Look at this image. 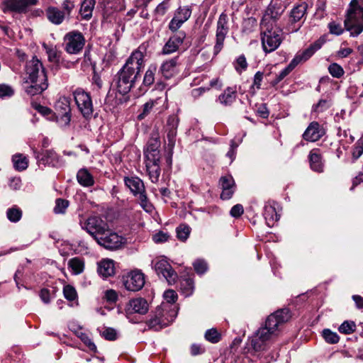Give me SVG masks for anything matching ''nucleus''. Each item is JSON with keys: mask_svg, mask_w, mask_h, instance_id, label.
Returning <instances> with one entry per match:
<instances>
[{"mask_svg": "<svg viewBox=\"0 0 363 363\" xmlns=\"http://www.w3.org/2000/svg\"><path fill=\"white\" fill-rule=\"evenodd\" d=\"M206 352V349L201 344L194 343L190 347V353L192 356L202 354Z\"/></svg>", "mask_w": 363, "mask_h": 363, "instance_id": "nucleus-60", "label": "nucleus"}, {"mask_svg": "<svg viewBox=\"0 0 363 363\" xmlns=\"http://www.w3.org/2000/svg\"><path fill=\"white\" fill-rule=\"evenodd\" d=\"M160 158H158L157 160L155 161H148L146 162V169L148 173L150 179L153 183H157L159 180V177L160 175Z\"/></svg>", "mask_w": 363, "mask_h": 363, "instance_id": "nucleus-29", "label": "nucleus"}, {"mask_svg": "<svg viewBox=\"0 0 363 363\" xmlns=\"http://www.w3.org/2000/svg\"><path fill=\"white\" fill-rule=\"evenodd\" d=\"M149 309L147 301L143 298H133L129 301L126 307L125 313L127 316L133 313L144 315L147 313Z\"/></svg>", "mask_w": 363, "mask_h": 363, "instance_id": "nucleus-22", "label": "nucleus"}, {"mask_svg": "<svg viewBox=\"0 0 363 363\" xmlns=\"http://www.w3.org/2000/svg\"><path fill=\"white\" fill-rule=\"evenodd\" d=\"M14 91L11 86L6 84H0V98L10 97L13 96Z\"/></svg>", "mask_w": 363, "mask_h": 363, "instance_id": "nucleus-59", "label": "nucleus"}, {"mask_svg": "<svg viewBox=\"0 0 363 363\" xmlns=\"http://www.w3.org/2000/svg\"><path fill=\"white\" fill-rule=\"evenodd\" d=\"M322 135L319 123L313 121L309 124L303 133V138L307 141L315 142L322 137Z\"/></svg>", "mask_w": 363, "mask_h": 363, "instance_id": "nucleus-27", "label": "nucleus"}, {"mask_svg": "<svg viewBox=\"0 0 363 363\" xmlns=\"http://www.w3.org/2000/svg\"><path fill=\"white\" fill-rule=\"evenodd\" d=\"M219 185L222 189L220 199L223 200L230 199L235 189V183L231 175L223 176L219 179Z\"/></svg>", "mask_w": 363, "mask_h": 363, "instance_id": "nucleus-24", "label": "nucleus"}, {"mask_svg": "<svg viewBox=\"0 0 363 363\" xmlns=\"http://www.w3.org/2000/svg\"><path fill=\"white\" fill-rule=\"evenodd\" d=\"M186 38V33L184 31L176 32L172 35L162 48V53L163 55H170L177 52L183 44Z\"/></svg>", "mask_w": 363, "mask_h": 363, "instance_id": "nucleus-18", "label": "nucleus"}, {"mask_svg": "<svg viewBox=\"0 0 363 363\" xmlns=\"http://www.w3.org/2000/svg\"><path fill=\"white\" fill-rule=\"evenodd\" d=\"M75 103L86 118H90L93 115L94 108L90 95L82 88H77L73 92Z\"/></svg>", "mask_w": 363, "mask_h": 363, "instance_id": "nucleus-11", "label": "nucleus"}, {"mask_svg": "<svg viewBox=\"0 0 363 363\" xmlns=\"http://www.w3.org/2000/svg\"><path fill=\"white\" fill-rule=\"evenodd\" d=\"M145 48L143 46L133 51L116 74V89L121 94H128L140 77L145 64Z\"/></svg>", "mask_w": 363, "mask_h": 363, "instance_id": "nucleus-1", "label": "nucleus"}, {"mask_svg": "<svg viewBox=\"0 0 363 363\" xmlns=\"http://www.w3.org/2000/svg\"><path fill=\"white\" fill-rule=\"evenodd\" d=\"M82 229L85 230L95 240L108 230V223L99 216H89L83 223Z\"/></svg>", "mask_w": 363, "mask_h": 363, "instance_id": "nucleus-9", "label": "nucleus"}, {"mask_svg": "<svg viewBox=\"0 0 363 363\" xmlns=\"http://www.w3.org/2000/svg\"><path fill=\"white\" fill-rule=\"evenodd\" d=\"M237 91L235 87H227L218 97L219 101L227 106L230 105L236 99Z\"/></svg>", "mask_w": 363, "mask_h": 363, "instance_id": "nucleus-35", "label": "nucleus"}, {"mask_svg": "<svg viewBox=\"0 0 363 363\" xmlns=\"http://www.w3.org/2000/svg\"><path fill=\"white\" fill-rule=\"evenodd\" d=\"M77 182L83 186L89 187L94 184L91 174L86 168L80 169L77 174Z\"/></svg>", "mask_w": 363, "mask_h": 363, "instance_id": "nucleus-34", "label": "nucleus"}, {"mask_svg": "<svg viewBox=\"0 0 363 363\" xmlns=\"http://www.w3.org/2000/svg\"><path fill=\"white\" fill-rule=\"evenodd\" d=\"M284 11V8L281 6L279 0H272L268 6L262 21L261 25L268 23V25L275 23Z\"/></svg>", "mask_w": 363, "mask_h": 363, "instance_id": "nucleus-16", "label": "nucleus"}, {"mask_svg": "<svg viewBox=\"0 0 363 363\" xmlns=\"http://www.w3.org/2000/svg\"><path fill=\"white\" fill-rule=\"evenodd\" d=\"M46 16L48 19L55 25L61 24L65 16L63 11L53 6H50L46 9Z\"/></svg>", "mask_w": 363, "mask_h": 363, "instance_id": "nucleus-30", "label": "nucleus"}, {"mask_svg": "<svg viewBox=\"0 0 363 363\" xmlns=\"http://www.w3.org/2000/svg\"><path fill=\"white\" fill-rule=\"evenodd\" d=\"M26 82H36L38 81H48V76L42 62L33 56L28 60L25 66Z\"/></svg>", "mask_w": 363, "mask_h": 363, "instance_id": "nucleus-8", "label": "nucleus"}, {"mask_svg": "<svg viewBox=\"0 0 363 363\" xmlns=\"http://www.w3.org/2000/svg\"><path fill=\"white\" fill-rule=\"evenodd\" d=\"M308 160L313 171L318 173L323 172L324 163L319 149H313L309 153Z\"/></svg>", "mask_w": 363, "mask_h": 363, "instance_id": "nucleus-25", "label": "nucleus"}, {"mask_svg": "<svg viewBox=\"0 0 363 363\" xmlns=\"http://www.w3.org/2000/svg\"><path fill=\"white\" fill-rule=\"evenodd\" d=\"M55 109L57 115L71 113L69 99L65 96L60 97L55 104Z\"/></svg>", "mask_w": 363, "mask_h": 363, "instance_id": "nucleus-36", "label": "nucleus"}, {"mask_svg": "<svg viewBox=\"0 0 363 363\" xmlns=\"http://www.w3.org/2000/svg\"><path fill=\"white\" fill-rule=\"evenodd\" d=\"M95 0H84L80 8V13L84 19L89 20L92 16Z\"/></svg>", "mask_w": 363, "mask_h": 363, "instance_id": "nucleus-38", "label": "nucleus"}, {"mask_svg": "<svg viewBox=\"0 0 363 363\" xmlns=\"http://www.w3.org/2000/svg\"><path fill=\"white\" fill-rule=\"evenodd\" d=\"M164 296L165 299L167 301L168 304H171L174 303L177 299V294L174 290L169 289L164 292Z\"/></svg>", "mask_w": 363, "mask_h": 363, "instance_id": "nucleus-63", "label": "nucleus"}, {"mask_svg": "<svg viewBox=\"0 0 363 363\" xmlns=\"http://www.w3.org/2000/svg\"><path fill=\"white\" fill-rule=\"evenodd\" d=\"M160 140L159 134L157 133H153L147 142V149L145 152L147 160L155 162L158 158H160Z\"/></svg>", "mask_w": 363, "mask_h": 363, "instance_id": "nucleus-19", "label": "nucleus"}, {"mask_svg": "<svg viewBox=\"0 0 363 363\" xmlns=\"http://www.w3.org/2000/svg\"><path fill=\"white\" fill-rule=\"evenodd\" d=\"M68 266L74 274H79L84 271V263L79 257H74L69 260Z\"/></svg>", "mask_w": 363, "mask_h": 363, "instance_id": "nucleus-41", "label": "nucleus"}, {"mask_svg": "<svg viewBox=\"0 0 363 363\" xmlns=\"http://www.w3.org/2000/svg\"><path fill=\"white\" fill-rule=\"evenodd\" d=\"M177 64L178 57L166 60L161 65L160 72L165 79H170L176 73Z\"/></svg>", "mask_w": 363, "mask_h": 363, "instance_id": "nucleus-28", "label": "nucleus"}, {"mask_svg": "<svg viewBox=\"0 0 363 363\" xmlns=\"http://www.w3.org/2000/svg\"><path fill=\"white\" fill-rule=\"evenodd\" d=\"M229 18L225 13H222L217 21L216 42L213 47V55L216 56L223 49L225 39L229 32Z\"/></svg>", "mask_w": 363, "mask_h": 363, "instance_id": "nucleus-10", "label": "nucleus"}, {"mask_svg": "<svg viewBox=\"0 0 363 363\" xmlns=\"http://www.w3.org/2000/svg\"><path fill=\"white\" fill-rule=\"evenodd\" d=\"M191 6H179L174 12V17L168 25L169 29L172 32H177L182 26L187 21L191 16Z\"/></svg>", "mask_w": 363, "mask_h": 363, "instance_id": "nucleus-14", "label": "nucleus"}, {"mask_svg": "<svg viewBox=\"0 0 363 363\" xmlns=\"http://www.w3.org/2000/svg\"><path fill=\"white\" fill-rule=\"evenodd\" d=\"M124 183L133 196L138 199L140 205L143 209L147 213H152L154 210V206L147 199L143 180L138 177H125Z\"/></svg>", "mask_w": 363, "mask_h": 363, "instance_id": "nucleus-5", "label": "nucleus"}, {"mask_svg": "<svg viewBox=\"0 0 363 363\" xmlns=\"http://www.w3.org/2000/svg\"><path fill=\"white\" fill-rule=\"evenodd\" d=\"M99 245L108 250H117L125 243V238L112 232L109 228L96 240Z\"/></svg>", "mask_w": 363, "mask_h": 363, "instance_id": "nucleus-13", "label": "nucleus"}, {"mask_svg": "<svg viewBox=\"0 0 363 363\" xmlns=\"http://www.w3.org/2000/svg\"><path fill=\"white\" fill-rule=\"evenodd\" d=\"M325 40L322 38L317 40L311 44L308 48L298 52L294 58L291 60L293 63L297 66L299 63L306 62L324 44Z\"/></svg>", "mask_w": 363, "mask_h": 363, "instance_id": "nucleus-20", "label": "nucleus"}, {"mask_svg": "<svg viewBox=\"0 0 363 363\" xmlns=\"http://www.w3.org/2000/svg\"><path fill=\"white\" fill-rule=\"evenodd\" d=\"M357 328L356 323L352 320H345L339 327L338 331L344 335L353 333Z\"/></svg>", "mask_w": 363, "mask_h": 363, "instance_id": "nucleus-43", "label": "nucleus"}, {"mask_svg": "<svg viewBox=\"0 0 363 363\" xmlns=\"http://www.w3.org/2000/svg\"><path fill=\"white\" fill-rule=\"evenodd\" d=\"M363 154V140L359 139L355 143L352 150L353 161L357 160Z\"/></svg>", "mask_w": 363, "mask_h": 363, "instance_id": "nucleus-51", "label": "nucleus"}, {"mask_svg": "<svg viewBox=\"0 0 363 363\" xmlns=\"http://www.w3.org/2000/svg\"><path fill=\"white\" fill-rule=\"evenodd\" d=\"M38 2V0H5L4 4L9 11L25 13L29 6H35Z\"/></svg>", "mask_w": 363, "mask_h": 363, "instance_id": "nucleus-21", "label": "nucleus"}, {"mask_svg": "<svg viewBox=\"0 0 363 363\" xmlns=\"http://www.w3.org/2000/svg\"><path fill=\"white\" fill-rule=\"evenodd\" d=\"M344 25L351 36L357 37L363 31V0H351Z\"/></svg>", "mask_w": 363, "mask_h": 363, "instance_id": "nucleus-3", "label": "nucleus"}, {"mask_svg": "<svg viewBox=\"0 0 363 363\" xmlns=\"http://www.w3.org/2000/svg\"><path fill=\"white\" fill-rule=\"evenodd\" d=\"M330 107V104L327 100L320 99L318 103L313 106V111L315 112H322Z\"/></svg>", "mask_w": 363, "mask_h": 363, "instance_id": "nucleus-62", "label": "nucleus"}, {"mask_svg": "<svg viewBox=\"0 0 363 363\" xmlns=\"http://www.w3.org/2000/svg\"><path fill=\"white\" fill-rule=\"evenodd\" d=\"M30 84L25 87L26 92L30 95L35 96L41 94L48 87V81H38L36 82H29Z\"/></svg>", "mask_w": 363, "mask_h": 363, "instance_id": "nucleus-33", "label": "nucleus"}, {"mask_svg": "<svg viewBox=\"0 0 363 363\" xmlns=\"http://www.w3.org/2000/svg\"><path fill=\"white\" fill-rule=\"evenodd\" d=\"M63 294L65 298L69 301L75 300L77 297V294L74 287L69 284L64 286Z\"/></svg>", "mask_w": 363, "mask_h": 363, "instance_id": "nucleus-49", "label": "nucleus"}, {"mask_svg": "<svg viewBox=\"0 0 363 363\" xmlns=\"http://www.w3.org/2000/svg\"><path fill=\"white\" fill-rule=\"evenodd\" d=\"M83 343L89 348V350L93 352H97V348L94 342L86 333H82L79 336Z\"/></svg>", "mask_w": 363, "mask_h": 363, "instance_id": "nucleus-53", "label": "nucleus"}, {"mask_svg": "<svg viewBox=\"0 0 363 363\" xmlns=\"http://www.w3.org/2000/svg\"><path fill=\"white\" fill-rule=\"evenodd\" d=\"M123 283L127 290L138 291L145 285V275L140 270H133L123 277Z\"/></svg>", "mask_w": 363, "mask_h": 363, "instance_id": "nucleus-15", "label": "nucleus"}, {"mask_svg": "<svg viewBox=\"0 0 363 363\" xmlns=\"http://www.w3.org/2000/svg\"><path fill=\"white\" fill-rule=\"evenodd\" d=\"M179 124V119L175 116H170L167 122L166 131L169 140V145L173 147L175 143V137L177 135V129Z\"/></svg>", "mask_w": 363, "mask_h": 363, "instance_id": "nucleus-26", "label": "nucleus"}, {"mask_svg": "<svg viewBox=\"0 0 363 363\" xmlns=\"http://www.w3.org/2000/svg\"><path fill=\"white\" fill-rule=\"evenodd\" d=\"M13 167L18 171L25 170L28 165V161L26 157L22 154H16L12 157Z\"/></svg>", "mask_w": 363, "mask_h": 363, "instance_id": "nucleus-39", "label": "nucleus"}, {"mask_svg": "<svg viewBox=\"0 0 363 363\" xmlns=\"http://www.w3.org/2000/svg\"><path fill=\"white\" fill-rule=\"evenodd\" d=\"M101 336L107 340L113 341L117 339V333L115 329L107 328L101 333Z\"/></svg>", "mask_w": 363, "mask_h": 363, "instance_id": "nucleus-56", "label": "nucleus"}, {"mask_svg": "<svg viewBox=\"0 0 363 363\" xmlns=\"http://www.w3.org/2000/svg\"><path fill=\"white\" fill-rule=\"evenodd\" d=\"M154 268L158 276L162 275L168 283L174 282L177 275L170 264L164 259L155 261Z\"/></svg>", "mask_w": 363, "mask_h": 363, "instance_id": "nucleus-17", "label": "nucleus"}, {"mask_svg": "<svg viewBox=\"0 0 363 363\" xmlns=\"http://www.w3.org/2000/svg\"><path fill=\"white\" fill-rule=\"evenodd\" d=\"M69 206V201L62 199H57L55 201V206L54 208V212L56 214L65 213L66 209Z\"/></svg>", "mask_w": 363, "mask_h": 363, "instance_id": "nucleus-48", "label": "nucleus"}, {"mask_svg": "<svg viewBox=\"0 0 363 363\" xmlns=\"http://www.w3.org/2000/svg\"><path fill=\"white\" fill-rule=\"evenodd\" d=\"M204 337L207 341L213 344L218 342L221 340V334L214 328L207 330Z\"/></svg>", "mask_w": 363, "mask_h": 363, "instance_id": "nucleus-45", "label": "nucleus"}, {"mask_svg": "<svg viewBox=\"0 0 363 363\" xmlns=\"http://www.w3.org/2000/svg\"><path fill=\"white\" fill-rule=\"evenodd\" d=\"M154 101H149L143 106L142 112L138 116V120L144 119L152 110L154 106Z\"/></svg>", "mask_w": 363, "mask_h": 363, "instance_id": "nucleus-55", "label": "nucleus"}, {"mask_svg": "<svg viewBox=\"0 0 363 363\" xmlns=\"http://www.w3.org/2000/svg\"><path fill=\"white\" fill-rule=\"evenodd\" d=\"M193 266L196 272L199 274H203L208 269L207 263L203 259H196Z\"/></svg>", "mask_w": 363, "mask_h": 363, "instance_id": "nucleus-54", "label": "nucleus"}, {"mask_svg": "<svg viewBox=\"0 0 363 363\" xmlns=\"http://www.w3.org/2000/svg\"><path fill=\"white\" fill-rule=\"evenodd\" d=\"M48 60L51 62L57 63L60 62V52L55 48H47Z\"/></svg>", "mask_w": 363, "mask_h": 363, "instance_id": "nucleus-57", "label": "nucleus"}, {"mask_svg": "<svg viewBox=\"0 0 363 363\" xmlns=\"http://www.w3.org/2000/svg\"><path fill=\"white\" fill-rule=\"evenodd\" d=\"M6 216L11 222L16 223L22 217V211L19 208L13 206L7 210Z\"/></svg>", "mask_w": 363, "mask_h": 363, "instance_id": "nucleus-47", "label": "nucleus"}, {"mask_svg": "<svg viewBox=\"0 0 363 363\" xmlns=\"http://www.w3.org/2000/svg\"><path fill=\"white\" fill-rule=\"evenodd\" d=\"M157 67L155 64H151L148 66V68L145 73L143 81V84L145 86H150L154 84L155 81V74L157 73Z\"/></svg>", "mask_w": 363, "mask_h": 363, "instance_id": "nucleus-37", "label": "nucleus"}, {"mask_svg": "<svg viewBox=\"0 0 363 363\" xmlns=\"http://www.w3.org/2000/svg\"><path fill=\"white\" fill-rule=\"evenodd\" d=\"M261 41L263 50L269 53L277 50L282 42V31L279 28H274L272 24L263 23Z\"/></svg>", "mask_w": 363, "mask_h": 363, "instance_id": "nucleus-6", "label": "nucleus"}, {"mask_svg": "<svg viewBox=\"0 0 363 363\" xmlns=\"http://www.w3.org/2000/svg\"><path fill=\"white\" fill-rule=\"evenodd\" d=\"M55 294V290L51 291L48 289H42L40 291V297L45 303H49L50 302L51 296Z\"/></svg>", "mask_w": 363, "mask_h": 363, "instance_id": "nucleus-61", "label": "nucleus"}, {"mask_svg": "<svg viewBox=\"0 0 363 363\" xmlns=\"http://www.w3.org/2000/svg\"><path fill=\"white\" fill-rule=\"evenodd\" d=\"M234 66L235 70L239 73L247 69V62L244 55H241L237 58Z\"/></svg>", "mask_w": 363, "mask_h": 363, "instance_id": "nucleus-52", "label": "nucleus"}, {"mask_svg": "<svg viewBox=\"0 0 363 363\" xmlns=\"http://www.w3.org/2000/svg\"><path fill=\"white\" fill-rule=\"evenodd\" d=\"M322 336L325 341L330 345L338 343L340 341V336L337 333L332 331L330 329H324L322 331Z\"/></svg>", "mask_w": 363, "mask_h": 363, "instance_id": "nucleus-42", "label": "nucleus"}, {"mask_svg": "<svg viewBox=\"0 0 363 363\" xmlns=\"http://www.w3.org/2000/svg\"><path fill=\"white\" fill-rule=\"evenodd\" d=\"M35 158L40 163L52 167H58L62 161L60 156L52 150H46L41 153L35 152Z\"/></svg>", "mask_w": 363, "mask_h": 363, "instance_id": "nucleus-23", "label": "nucleus"}, {"mask_svg": "<svg viewBox=\"0 0 363 363\" xmlns=\"http://www.w3.org/2000/svg\"><path fill=\"white\" fill-rule=\"evenodd\" d=\"M179 289L185 296H191L194 289L193 280L190 278L181 280L179 284Z\"/></svg>", "mask_w": 363, "mask_h": 363, "instance_id": "nucleus-40", "label": "nucleus"}, {"mask_svg": "<svg viewBox=\"0 0 363 363\" xmlns=\"http://www.w3.org/2000/svg\"><path fill=\"white\" fill-rule=\"evenodd\" d=\"M176 232L177 238L182 242H184L190 235L191 228L186 224H181L177 228Z\"/></svg>", "mask_w": 363, "mask_h": 363, "instance_id": "nucleus-46", "label": "nucleus"}, {"mask_svg": "<svg viewBox=\"0 0 363 363\" xmlns=\"http://www.w3.org/2000/svg\"><path fill=\"white\" fill-rule=\"evenodd\" d=\"M308 4L301 2L294 6L289 14L286 29L291 33L297 32L307 18Z\"/></svg>", "mask_w": 363, "mask_h": 363, "instance_id": "nucleus-7", "label": "nucleus"}, {"mask_svg": "<svg viewBox=\"0 0 363 363\" xmlns=\"http://www.w3.org/2000/svg\"><path fill=\"white\" fill-rule=\"evenodd\" d=\"M104 298L109 303H115L118 299V294L116 291L109 289L106 291Z\"/></svg>", "mask_w": 363, "mask_h": 363, "instance_id": "nucleus-64", "label": "nucleus"}, {"mask_svg": "<svg viewBox=\"0 0 363 363\" xmlns=\"http://www.w3.org/2000/svg\"><path fill=\"white\" fill-rule=\"evenodd\" d=\"M65 50L67 52L76 55L83 49L85 38L82 33L73 30L67 33L64 37Z\"/></svg>", "mask_w": 363, "mask_h": 363, "instance_id": "nucleus-12", "label": "nucleus"}, {"mask_svg": "<svg viewBox=\"0 0 363 363\" xmlns=\"http://www.w3.org/2000/svg\"><path fill=\"white\" fill-rule=\"evenodd\" d=\"M99 274L104 278H107L114 275L115 267L114 262L111 259H104L99 264Z\"/></svg>", "mask_w": 363, "mask_h": 363, "instance_id": "nucleus-32", "label": "nucleus"}, {"mask_svg": "<svg viewBox=\"0 0 363 363\" xmlns=\"http://www.w3.org/2000/svg\"><path fill=\"white\" fill-rule=\"evenodd\" d=\"M263 216L269 227H273L279 219V215L277 213L276 208L272 205H265Z\"/></svg>", "mask_w": 363, "mask_h": 363, "instance_id": "nucleus-31", "label": "nucleus"}, {"mask_svg": "<svg viewBox=\"0 0 363 363\" xmlns=\"http://www.w3.org/2000/svg\"><path fill=\"white\" fill-rule=\"evenodd\" d=\"M328 72L335 78H340L344 74L342 67L337 63L331 64L328 67Z\"/></svg>", "mask_w": 363, "mask_h": 363, "instance_id": "nucleus-50", "label": "nucleus"}, {"mask_svg": "<svg viewBox=\"0 0 363 363\" xmlns=\"http://www.w3.org/2000/svg\"><path fill=\"white\" fill-rule=\"evenodd\" d=\"M177 316L174 306L168 303H162L157 306L150 315L146 324L148 328L159 331L171 324Z\"/></svg>", "mask_w": 363, "mask_h": 363, "instance_id": "nucleus-4", "label": "nucleus"}, {"mask_svg": "<svg viewBox=\"0 0 363 363\" xmlns=\"http://www.w3.org/2000/svg\"><path fill=\"white\" fill-rule=\"evenodd\" d=\"M296 66L291 61L289 65L285 67L280 73L277 75L276 78L272 81L271 84L274 86L284 79Z\"/></svg>", "mask_w": 363, "mask_h": 363, "instance_id": "nucleus-44", "label": "nucleus"}, {"mask_svg": "<svg viewBox=\"0 0 363 363\" xmlns=\"http://www.w3.org/2000/svg\"><path fill=\"white\" fill-rule=\"evenodd\" d=\"M328 28L331 34L336 35H341L344 31V29L342 28V26L340 23H336L335 21H332L328 24Z\"/></svg>", "mask_w": 363, "mask_h": 363, "instance_id": "nucleus-58", "label": "nucleus"}, {"mask_svg": "<svg viewBox=\"0 0 363 363\" xmlns=\"http://www.w3.org/2000/svg\"><path fill=\"white\" fill-rule=\"evenodd\" d=\"M291 318L288 308L277 311L269 315L264 323L251 340V345L255 351L259 352L267 349V342L277 337L279 327Z\"/></svg>", "mask_w": 363, "mask_h": 363, "instance_id": "nucleus-2", "label": "nucleus"}]
</instances>
